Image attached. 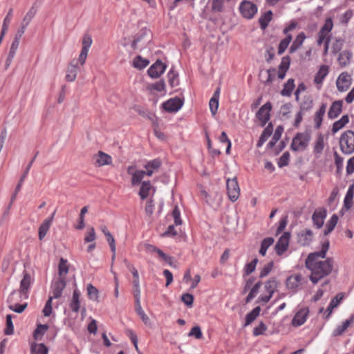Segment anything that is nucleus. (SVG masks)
Masks as SVG:
<instances>
[{
    "mask_svg": "<svg viewBox=\"0 0 354 354\" xmlns=\"http://www.w3.org/2000/svg\"><path fill=\"white\" fill-rule=\"evenodd\" d=\"M333 263L332 258H328L325 261L306 264V268L311 271L310 281L313 283H317L319 279L328 275L332 272Z\"/></svg>",
    "mask_w": 354,
    "mask_h": 354,
    "instance_id": "1",
    "label": "nucleus"
},
{
    "mask_svg": "<svg viewBox=\"0 0 354 354\" xmlns=\"http://www.w3.org/2000/svg\"><path fill=\"white\" fill-rule=\"evenodd\" d=\"M32 279L30 273L24 270L23 272V278L20 282L19 290H13L7 299V303L9 305H14L21 301L23 299L28 298V291L32 283Z\"/></svg>",
    "mask_w": 354,
    "mask_h": 354,
    "instance_id": "2",
    "label": "nucleus"
},
{
    "mask_svg": "<svg viewBox=\"0 0 354 354\" xmlns=\"http://www.w3.org/2000/svg\"><path fill=\"white\" fill-rule=\"evenodd\" d=\"M339 146L344 154H352L354 152V131L347 130L342 133L339 139Z\"/></svg>",
    "mask_w": 354,
    "mask_h": 354,
    "instance_id": "3",
    "label": "nucleus"
},
{
    "mask_svg": "<svg viewBox=\"0 0 354 354\" xmlns=\"http://www.w3.org/2000/svg\"><path fill=\"white\" fill-rule=\"evenodd\" d=\"M310 138V135L308 132L297 133L292 139L290 145L291 149L295 151H304L307 148Z\"/></svg>",
    "mask_w": 354,
    "mask_h": 354,
    "instance_id": "4",
    "label": "nucleus"
},
{
    "mask_svg": "<svg viewBox=\"0 0 354 354\" xmlns=\"http://www.w3.org/2000/svg\"><path fill=\"white\" fill-rule=\"evenodd\" d=\"M239 11L244 18L251 19L257 12V6L252 1L244 0L240 4Z\"/></svg>",
    "mask_w": 354,
    "mask_h": 354,
    "instance_id": "5",
    "label": "nucleus"
},
{
    "mask_svg": "<svg viewBox=\"0 0 354 354\" xmlns=\"http://www.w3.org/2000/svg\"><path fill=\"white\" fill-rule=\"evenodd\" d=\"M227 192L228 197L232 202L236 201L240 195V188L236 177L227 179L226 182Z\"/></svg>",
    "mask_w": 354,
    "mask_h": 354,
    "instance_id": "6",
    "label": "nucleus"
},
{
    "mask_svg": "<svg viewBox=\"0 0 354 354\" xmlns=\"http://www.w3.org/2000/svg\"><path fill=\"white\" fill-rule=\"evenodd\" d=\"M329 248V241H326L322 244V250L319 252H313L308 254L306 259V265L319 261L318 258H325Z\"/></svg>",
    "mask_w": 354,
    "mask_h": 354,
    "instance_id": "7",
    "label": "nucleus"
},
{
    "mask_svg": "<svg viewBox=\"0 0 354 354\" xmlns=\"http://www.w3.org/2000/svg\"><path fill=\"white\" fill-rule=\"evenodd\" d=\"M183 105V100L178 97L170 98L162 104L163 109L170 113L176 112Z\"/></svg>",
    "mask_w": 354,
    "mask_h": 354,
    "instance_id": "8",
    "label": "nucleus"
},
{
    "mask_svg": "<svg viewBox=\"0 0 354 354\" xmlns=\"http://www.w3.org/2000/svg\"><path fill=\"white\" fill-rule=\"evenodd\" d=\"M290 238V234L286 232L278 240L274 246V250L279 256L282 255L288 250Z\"/></svg>",
    "mask_w": 354,
    "mask_h": 354,
    "instance_id": "9",
    "label": "nucleus"
},
{
    "mask_svg": "<svg viewBox=\"0 0 354 354\" xmlns=\"http://www.w3.org/2000/svg\"><path fill=\"white\" fill-rule=\"evenodd\" d=\"M167 65L158 59L148 69V74L152 78H157L165 71Z\"/></svg>",
    "mask_w": 354,
    "mask_h": 354,
    "instance_id": "10",
    "label": "nucleus"
},
{
    "mask_svg": "<svg viewBox=\"0 0 354 354\" xmlns=\"http://www.w3.org/2000/svg\"><path fill=\"white\" fill-rule=\"evenodd\" d=\"M272 106L270 102L266 103L263 105L257 113V118L261 122V126L263 127L270 120V111Z\"/></svg>",
    "mask_w": 354,
    "mask_h": 354,
    "instance_id": "11",
    "label": "nucleus"
},
{
    "mask_svg": "<svg viewBox=\"0 0 354 354\" xmlns=\"http://www.w3.org/2000/svg\"><path fill=\"white\" fill-rule=\"evenodd\" d=\"M313 239V233L311 230H301L297 234V242L302 246L308 245Z\"/></svg>",
    "mask_w": 354,
    "mask_h": 354,
    "instance_id": "12",
    "label": "nucleus"
},
{
    "mask_svg": "<svg viewBox=\"0 0 354 354\" xmlns=\"http://www.w3.org/2000/svg\"><path fill=\"white\" fill-rule=\"evenodd\" d=\"M65 278H57L53 285V299H58L62 296V291L66 288Z\"/></svg>",
    "mask_w": 354,
    "mask_h": 354,
    "instance_id": "13",
    "label": "nucleus"
},
{
    "mask_svg": "<svg viewBox=\"0 0 354 354\" xmlns=\"http://www.w3.org/2000/svg\"><path fill=\"white\" fill-rule=\"evenodd\" d=\"M326 216V209L325 208H319L315 211L312 216L313 222L317 228H321Z\"/></svg>",
    "mask_w": 354,
    "mask_h": 354,
    "instance_id": "14",
    "label": "nucleus"
},
{
    "mask_svg": "<svg viewBox=\"0 0 354 354\" xmlns=\"http://www.w3.org/2000/svg\"><path fill=\"white\" fill-rule=\"evenodd\" d=\"M352 77L351 75H349L346 72L342 73L337 81L336 85L337 88H349V87L352 84Z\"/></svg>",
    "mask_w": 354,
    "mask_h": 354,
    "instance_id": "15",
    "label": "nucleus"
},
{
    "mask_svg": "<svg viewBox=\"0 0 354 354\" xmlns=\"http://www.w3.org/2000/svg\"><path fill=\"white\" fill-rule=\"evenodd\" d=\"M94 158L95 160V165L97 167L110 165L112 163L111 156L102 151H99L94 156Z\"/></svg>",
    "mask_w": 354,
    "mask_h": 354,
    "instance_id": "16",
    "label": "nucleus"
},
{
    "mask_svg": "<svg viewBox=\"0 0 354 354\" xmlns=\"http://www.w3.org/2000/svg\"><path fill=\"white\" fill-rule=\"evenodd\" d=\"M308 313L309 310L307 308H302L299 310L294 316L292 320V324L294 326H300L303 325L306 320Z\"/></svg>",
    "mask_w": 354,
    "mask_h": 354,
    "instance_id": "17",
    "label": "nucleus"
},
{
    "mask_svg": "<svg viewBox=\"0 0 354 354\" xmlns=\"http://www.w3.org/2000/svg\"><path fill=\"white\" fill-rule=\"evenodd\" d=\"M39 153V152L37 151L36 153V154L35 155V156L33 157V158L30 160V162H29L28 165L26 167V171H24V173L23 174V175L21 176L20 179H19V183L17 184V185L16 186V188H15V192L14 194H12V197H11V201H10V205L13 203V201L15 200L16 197H17V194H18V192L20 191L21 189V185H22V183H24V179L26 178L28 171H29V169L32 166V164L33 163V162L35 161L37 154Z\"/></svg>",
    "mask_w": 354,
    "mask_h": 354,
    "instance_id": "18",
    "label": "nucleus"
},
{
    "mask_svg": "<svg viewBox=\"0 0 354 354\" xmlns=\"http://www.w3.org/2000/svg\"><path fill=\"white\" fill-rule=\"evenodd\" d=\"M301 279L302 276L301 274H295L289 277L286 283L287 288L296 292L301 284Z\"/></svg>",
    "mask_w": 354,
    "mask_h": 354,
    "instance_id": "19",
    "label": "nucleus"
},
{
    "mask_svg": "<svg viewBox=\"0 0 354 354\" xmlns=\"http://www.w3.org/2000/svg\"><path fill=\"white\" fill-rule=\"evenodd\" d=\"M342 101H335L330 106L328 112V116L330 119L336 118L342 112Z\"/></svg>",
    "mask_w": 354,
    "mask_h": 354,
    "instance_id": "20",
    "label": "nucleus"
},
{
    "mask_svg": "<svg viewBox=\"0 0 354 354\" xmlns=\"http://www.w3.org/2000/svg\"><path fill=\"white\" fill-rule=\"evenodd\" d=\"M161 160L158 158L149 161L145 166L147 171H145L146 175L151 176L161 166Z\"/></svg>",
    "mask_w": 354,
    "mask_h": 354,
    "instance_id": "21",
    "label": "nucleus"
},
{
    "mask_svg": "<svg viewBox=\"0 0 354 354\" xmlns=\"http://www.w3.org/2000/svg\"><path fill=\"white\" fill-rule=\"evenodd\" d=\"M353 53L348 50H343L339 54L337 61L342 67H345L351 62Z\"/></svg>",
    "mask_w": 354,
    "mask_h": 354,
    "instance_id": "22",
    "label": "nucleus"
},
{
    "mask_svg": "<svg viewBox=\"0 0 354 354\" xmlns=\"http://www.w3.org/2000/svg\"><path fill=\"white\" fill-rule=\"evenodd\" d=\"M77 62H75V63H74V60H73L67 68L66 75V80L68 82L74 81L77 77Z\"/></svg>",
    "mask_w": 354,
    "mask_h": 354,
    "instance_id": "23",
    "label": "nucleus"
},
{
    "mask_svg": "<svg viewBox=\"0 0 354 354\" xmlns=\"http://www.w3.org/2000/svg\"><path fill=\"white\" fill-rule=\"evenodd\" d=\"M80 292L78 290L75 289L73 291V297L70 302V308L72 311L77 313L80 308Z\"/></svg>",
    "mask_w": 354,
    "mask_h": 354,
    "instance_id": "24",
    "label": "nucleus"
},
{
    "mask_svg": "<svg viewBox=\"0 0 354 354\" xmlns=\"http://www.w3.org/2000/svg\"><path fill=\"white\" fill-rule=\"evenodd\" d=\"M55 213L53 214L50 218L46 219L43 223L39 227V240H42L47 234L50 226L51 225L52 221L53 219Z\"/></svg>",
    "mask_w": 354,
    "mask_h": 354,
    "instance_id": "25",
    "label": "nucleus"
},
{
    "mask_svg": "<svg viewBox=\"0 0 354 354\" xmlns=\"http://www.w3.org/2000/svg\"><path fill=\"white\" fill-rule=\"evenodd\" d=\"M326 109V104H322L319 109L315 112L314 117L315 127L319 129L322 123L323 117Z\"/></svg>",
    "mask_w": 354,
    "mask_h": 354,
    "instance_id": "26",
    "label": "nucleus"
},
{
    "mask_svg": "<svg viewBox=\"0 0 354 354\" xmlns=\"http://www.w3.org/2000/svg\"><path fill=\"white\" fill-rule=\"evenodd\" d=\"M306 39V35L304 32H300L295 38V39L293 41L292 45L290 46L289 48V53H294L295 51H297L303 44L304 40Z\"/></svg>",
    "mask_w": 354,
    "mask_h": 354,
    "instance_id": "27",
    "label": "nucleus"
},
{
    "mask_svg": "<svg viewBox=\"0 0 354 354\" xmlns=\"http://www.w3.org/2000/svg\"><path fill=\"white\" fill-rule=\"evenodd\" d=\"M279 283V281L274 277H272L265 283L264 288L268 295L272 297L277 289Z\"/></svg>",
    "mask_w": 354,
    "mask_h": 354,
    "instance_id": "28",
    "label": "nucleus"
},
{
    "mask_svg": "<svg viewBox=\"0 0 354 354\" xmlns=\"http://www.w3.org/2000/svg\"><path fill=\"white\" fill-rule=\"evenodd\" d=\"M220 96V91L216 90L213 96L209 100V106L211 111V113L213 115H215L217 113V110L218 108V100Z\"/></svg>",
    "mask_w": 354,
    "mask_h": 354,
    "instance_id": "29",
    "label": "nucleus"
},
{
    "mask_svg": "<svg viewBox=\"0 0 354 354\" xmlns=\"http://www.w3.org/2000/svg\"><path fill=\"white\" fill-rule=\"evenodd\" d=\"M37 12V7L36 6V3H33L31 8L28 10L23 20L21 21V24L28 26L29 24L31 22L32 19L35 17Z\"/></svg>",
    "mask_w": 354,
    "mask_h": 354,
    "instance_id": "30",
    "label": "nucleus"
},
{
    "mask_svg": "<svg viewBox=\"0 0 354 354\" xmlns=\"http://www.w3.org/2000/svg\"><path fill=\"white\" fill-rule=\"evenodd\" d=\"M349 122V118L347 115H343L341 119L335 122L333 124L331 131L334 134L337 133L338 131L342 129L345 127L346 124H348Z\"/></svg>",
    "mask_w": 354,
    "mask_h": 354,
    "instance_id": "31",
    "label": "nucleus"
},
{
    "mask_svg": "<svg viewBox=\"0 0 354 354\" xmlns=\"http://www.w3.org/2000/svg\"><path fill=\"white\" fill-rule=\"evenodd\" d=\"M272 12L271 10H268L266 12H264L259 19V22L260 24V27L262 30H265L270 21L272 19Z\"/></svg>",
    "mask_w": 354,
    "mask_h": 354,
    "instance_id": "32",
    "label": "nucleus"
},
{
    "mask_svg": "<svg viewBox=\"0 0 354 354\" xmlns=\"http://www.w3.org/2000/svg\"><path fill=\"white\" fill-rule=\"evenodd\" d=\"M324 148V136L319 133L315 142L313 152L315 154H321Z\"/></svg>",
    "mask_w": 354,
    "mask_h": 354,
    "instance_id": "33",
    "label": "nucleus"
},
{
    "mask_svg": "<svg viewBox=\"0 0 354 354\" xmlns=\"http://www.w3.org/2000/svg\"><path fill=\"white\" fill-rule=\"evenodd\" d=\"M261 308L257 306L254 308L250 313H248L245 317V322L244 326H247L253 322L259 315Z\"/></svg>",
    "mask_w": 354,
    "mask_h": 354,
    "instance_id": "34",
    "label": "nucleus"
},
{
    "mask_svg": "<svg viewBox=\"0 0 354 354\" xmlns=\"http://www.w3.org/2000/svg\"><path fill=\"white\" fill-rule=\"evenodd\" d=\"M353 322V317H351L349 319L345 320L342 326L337 327L333 331L334 336H339L342 335L344 331L349 327L351 323Z\"/></svg>",
    "mask_w": 354,
    "mask_h": 354,
    "instance_id": "35",
    "label": "nucleus"
},
{
    "mask_svg": "<svg viewBox=\"0 0 354 354\" xmlns=\"http://www.w3.org/2000/svg\"><path fill=\"white\" fill-rule=\"evenodd\" d=\"M151 189V185L150 181H144L142 183L141 187L139 191V196L142 200H145L147 198L149 194V191Z\"/></svg>",
    "mask_w": 354,
    "mask_h": 354,
    "instance_id": "36",
    "label": "nucleus"
},
{
    "mask_svg": "<svg viewBox=\"0 0 354 354\" xmlns=\"http://www.w3.org/2000/svg\"><path fill=\"white\" fill-rule=\"evenodd\" d=\"M328 73V66L326 65H322L320 66L317 75L315 77V82L317 84H319L322 82L324 78Z\"/></svg>",
    "mask_w": 354,
    "mask_h": 354,
    "instance_id": "37",
    "label": "nucleus"
},
{
    "mask_svg": "<svg viewBox=\"0 0 354 354\" xmlns=\"http://www.w3.org/2000/svg\"><path fill=\"white\" fill-rule=\"evenodd\" d=\"M342 299L343 295H342L341 294H338L330 301L329 306L326 309V312L328 313L326 317H328L330 315L333 309L339 305Z\"/></svg>",
    "mask_w": 354,
    "mask_h": 354,
    "instance_id": "38",
    "label": "nucleus"
},
{
    "mask_svg": "<svg viewBox=\"0 0 354 354\" xmlns=\"http://www.w3.org/2000/svg\"><path fill=\"white\" fill-rule=\"evenodd\" d=\"M338 216L336 214H333L326 223V229L324 231V234L328 235L329 233H330L336 226Z\"/></svg>",
    "mask_w": 354,
    "mask_h": 354,
    "instance_id": "39",
    "label": "nucleus"
},
{
    "mask_svg": "<svg viewBox=\"0 0 354 354\" xmlns=\"http://www.w3.org/2000/svg\"><path fill=\"white\" fill-rule=\"evenodd\" d=\"M274 241V240L272 237H268L264 239L261 241L259 254H261L262 256H265L266 254L268 248L273 244Z\"/></svg>",
    "mask_w": 354,
    "mask_h": 354,
    "instance_id": "40",
    "label": "nucleus"
},
{
    "mask_svg": "<svg viewBox=\"0 0 354 354\" xmlns=\"http://www.w3.org/2000/svg\"><path fill=\"white\" fill-rule=\"evenodd\" d=\"M136 311L137 314L140 316V319L146 325H149L151 324L150 319L149 317L145 313L140 302L136 303Z\"/></svg>",
    "mask_w": 354,
    "mask_h": 354,
    "instance_id": "41",
    "label": "nucleus"
},
{
    "mask_svg": "<svg viewBox=\"0 0 354 354\" xmlns=\"http://www.w3.org/2000/svg\"><path fill=\"white\" fill-rule=\"evenodd\" d=\"M353 188L354 185L350 186L344 198V207L347 209H349L352 206V201L353 198Z\"/></svg>",
    "mask_w": 354,
    "mask_h": 354,
    "instance_id": "42",
    "label": "nucleus"
},
{
    "mask_svg": "<svg viewBox=\"0 0 354 354\" xmlns=\"http://www.w3.org/2000/svg\"><path fill=\"white\" fill-rule=\"evenodd\" d=\"M292 35H288L286 38L282 39L278 47V54L281 55L283 54L285 50L287 49L288 45L290 44V41H292Z\"/></svg>",
    "mask_w": 354,
    "mask_h": 354,
    "instance_id": "43",
    "label": "nucleus"
},
{
    "mask_svg": "<svg viewBox=\"0 0 354 354\" xmlns=\"http://www.w3.org/2000/svg\"><path fill=\"white\" fill-rule=\"evenodd\" d=\"M32 354H48V348L44 344H35L31 346Z\"/></svg>",
    "mask_w": 354,
    "mask_h": 354,
    "instance_id": "44",
    "label": "nucleus"
},
{
    "mask_svg": "<svg viewBox=\"0 0 354 354\" xmlns=\"http://www.w3.org/2000/svg\"><path fill=\"white\" fill-rule=\"evenodd\" d=\"M68 272V268L67 266V261L61 258L59 263V269H58V278H65V275Z\"/></svg>",
    "mask_w": 354,
    "mask_h": 354,
    "instance_id": "45",
    "label": "nucleus"
},
{
    "mask_svg": "<svg viewBox=\"0 0 354 354\" xmlns=\"http://www.w3.org/2000/svg\"><path fill=\"white\" fill-rule=\"evenodd\" d=\"M145 175H146L145 171L143 170H136L133 174L131 178V184L132 185H136L141 183L142 178Z\"/></svg>",
    "mask_w": 354,
    "mask_h": 354,
    "instance_id": "46",
    "label": "nucleus"
},
{
    "mask_svg": "<svg viewBox=\"0 0 354 354\" xmlns=\"http://www.w3.org/2000/svg\"><path fill=\"white\" fill-rule=\"evenodd\" d=\"M149 64V62L147 59H143L141 56L139 55L136 57L133 62V66L138 69H142L145 68Z\"/></svg>",
    "mask_w": 354,
    "mask_h": 354,
    "instance_id": "47",
    "label": "nucleus"
},
{
    "mask_svg": "<svg viewBox=\"0 0 354 354\" xmlns=\"http://www.w3.org/2000/svg\"><path fill=\"white\" fill-rule=\"evenodd\" d=\"M87 293L90 299L98 301L99 292L97 289L91 283L87 285Z\"/></svg>",
    "mask_w": 354,
    "mask_h": 354,
    "instance_id": "48",
    "label": "nucleus"
},
{
    "mask_svg": "<svg viewBox=\"0 0 354 354\" xmlns=\"http://www.w3.org/2000/svg\"><path fill=\"white\" fill-rule=\"evenodd\" d=\"M178 73H176L173 69H171L167 74V79L169 84L171 87H174L178 85Z\"/></svg>",
    "mask_w": 354,
    "mask_h": 354,
    "instance_id": "49",
    "label": "nucleus"
},
{
    "mask_svg": "<svg viewBox=\"0 0 354 354\" xmlns=\"http://www.w3.org/2000/svg\"><path fill=\"white\" fill-rule=\"evenodd\" d=\"M88 207L84 206L80 210V214L79 215V223L75 227L77 230H82L85 227L84 223V215L88 212Z\"/></svg>",
    "mask_w": 354,
    "mask_h": 354,
    "instance_id": "50",
    "label": "nucleus"
},
{
    "mask_svg": "<svg viewBox=\"0 0 354 354\" xmlns=\"http://www.w3.org/2000/svg\"><path fill=\"white\" fill-rule=\"evenodd\" d=\"M48 326L46 324H39L34 332V337L36 339H41L44 333L48 330Z\"/></svg>",
    "mask_w": 354,
    "mask_h": 354,
    "instance_id": "51",
    "label": "nucleus"
},
{
    "mask_svg": "<svg viewBox=\"0 0 354 354\" xmlns=\"http://www.w3.org/2000/svg\"><path fill=\"white\" fill-rule=\"evenodd\" d=\"M313 106L312 97L309 95H305L303 101L300 104V109L301 111H308L311 109Z\"/></svg>",
    "mask_w": 354,
    "mask_h": 354,
    "instance_id": "52",
    "label": "nucleus"
},
{
    "mask_svg": "<svg viewBox=\"0 0 354 354\" xmlns=\"http://www.w3.org/2000/svg\"><path fill=\"white\" fill-rule=\"evenodd\" d=\"M272 133V130L269 128V126L266 127L262 134L260 136V138L257 145V147H260L263 145V144L266 141L267 138L270 136Z\"/></svg>",
    "mask_w": 354,
    "mask_h": 354,
    "instance_id": "53",
    "label": "nucleus"
},
{
    "mask_svg": "<svg viewBox=\"0 0 354 354\" xmlns=\"http://www.w3.org/2000/svg\"><path fill=\"white\" fill-rule=\"evenodd\" d=\"M344 42V41L342 38L336 39L335 41L333 43V45L331 47V53L333 55H335L337 53H339L341 50V49L342 48Z\"/></svg>",
    "mask_w": 354,
    "mask_h": 354,
    "instance_id": "54",
    "label": "nucleus"
},
{
    "mask_svg": "<svg viewBox=\"0 0 354 354\" xmlns=\"http://www.w3.org/2000/svg\"><path fill=\"white\" fill-rule=\"evenodd\" d=\"M261 286V282L259 281L254 284V286L251 289L250 293L247 296L245 299L246 303H249L258 293L260 287Z\"/></svg>",
    "mask_w": 354,
    "mask_h": 354,
    "instance_id": "55",
    "label": "nucleus"
},
{
    "mask_svg": "<svg viewBox=\"0 0 354 354\" xmlns=\"http://www.w3.org/2000/svg\"><path fill=\"white\" fill-rule=\"evenodd\" d=\"M283 131V129L282 127L279 126L277 127V129H275L274 136L272 137V139L268 144V145L270 147H272L275 145V143L280 139Z\"/></svg>",
    "mask_w": 354,
    "mask_h": 354,
    "instance_id": "56",
    "label": "nucleus"
},
{
    "mask_svg": "<svg viewBox=\"0 0 354 354\" xmlns=\"http://www.w3.org/2000/svg\"><path fill=\"white\" fill-rule=\"evenodd\" d=\"M333 23L332 19L328 18L325 21L324 24L321 28V29L319 32H320L321 33L327 35L328 32H330L331 31V30L333 29Z\"/></svg>",
    "mask_w": 354,
    "mask_h": 354,
    "instance_id": "57",
    "label": "nucleus"
},
{
    "mask_svg": "<svg viewBox=\"0 0 354 354\" xmlns=\"http://www.w3.org/2000/svg\"><path fill=\"white\" fill-rule=\"evenodd\" d=\"M92 43L93 40L91 36L88 34H85L82 38V50H84V51H88L89 48L91 47Z\"/></svg>",
    "mask_w": 354,
    "mask_h": 354,
    "instance_id": "58",
    "label": "nucleus"
},
{
    "mask_svg": "<svg viewBox=\"0 0 354 354\" xmlns=\"http://www.w3.org/2000/svg\"><path fill=\"white\" fill-rule=\"evenodd\" d=\"M14 326L12 322V315H7L6 316V327L4 330V333L7 335H10L13 333Z\"/></svg>",
    "mask_w": 354,
    "mask_h": 354,
    "instance_id": "59",
    "label": "nucleus"
},
{
    "mask_svg": "<svg viewBox=\"0 0 354 354\" xmlns=\"http://www.w3.org/2000/svg\"><path fill=\"white\" fill-rule=\"evenodd\" d=\"M12 14H13V9L10 8L8 12L7 15L4 18L1 29L6 30V31L8 30L9 24L12 19Z\"/></svg>",
    "mask_w": 354,
    "mask_h": 354,
    "instance_id": "60",
    "label": "nucleus"
},
{
    "mask_svg": "<svg viewBox=\"0 0 354 354\" xmlns=\"http://www.w3.org/2000/svg\"><path fill=\"white\" fill-rule=\"evenodd\" d=\"M273 266H274V263L272 261H270L268 263H267L266 266H264V267L263 268V269L261 270V271L259 274V277L262 279V278H264L265 277H266L272 270Z\"/></svg>",
    "mask_w": 354,
    "mask_h": 354,
    "instance_id": "61",
    "label": "nucleus"
},
{
    "mask_svg": "<svg viewBox=\"0 0 354 354\" xmlns=\"http://www.w3.org/2000/svg\"><path fill=\"white\" fill-rule=\"evenodd\" d=\"M27 306V303H25L24 304H19L18 303L14 305H8V308L9 309L15 313H21L26 308Z\"/></svg>",
    "mask_w": 354,
    "mask_h": 354,
    "instance_id": "62",
    "label": "nucleus"
},
{
    "mask_svg": "<svg viewBox=\"0 0 354 354\" xmlns=\"http://www.w3.org/2000/svg\"><path fill=\"white\" fill-rule=\"evenodd\" d=\"M266 330H267V326H266V324L263 322H261L259 323V324L254 328L253 335L254 336L261 335L263 334V333Z\"/></svg>",
    "mask_w": 354,
    "mask_h": 354,
    "instance_id": "63",
    "label": "nucleus"
},
{
    "mask_svg": "<svg viewBox=\"0 0 354 354\" xmlns=\"http://www.w3.org/2000/svg\"><path fill=\"white\" fill-rule=\"evenodd\" d=\"M183 302L189 307L192 306L194 302V296L189 293L183 294L181 296Z\"/></svg>",
    "mask_w": 354,
    "mask_h": 354,
    "instance_id": "64",
    "label": "nucleus"
}]
</instances>
